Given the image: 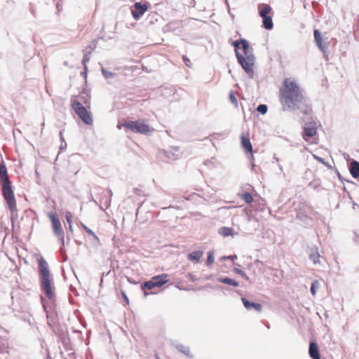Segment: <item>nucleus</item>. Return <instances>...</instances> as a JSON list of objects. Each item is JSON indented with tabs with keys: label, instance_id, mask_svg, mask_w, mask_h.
Here are the masks:
<instances>
[{
	"label": "nucleus",
	"instance_id": "1",
	"mask_svg": "<svg viewBox=\"0 0 359 359\" xmlns=\"http://www.w3.org/2000/svg\"><path fill=\"white\" fill-rule=\"evenodd\" d=\"M279 97L284 111L299 109L304 114H310L311 108L307 103L308 99L304 95L303 90L293 79H284L280 89Z\"/></svg>",
	"mask_w": 359,
	"mask_h": 359
},
{
	"label": "nucleus",
	"instance_id": "2",
	"mask_svg": "<svg viewBox=\"0 0 359 359\" xmlns=\"http://www.w3.org/2000/svg\"><path fill=\"white\" fill-rule=\"evenodd\" d=\"M0 184L2 195L10 210L12 212H15L17 210L16 201L6 166L4 163H0Z\"/></svg>",
	"mask_w": 359,
	"mask_h": 359
},
{
	"label": "nucleus",
	"instance_id": "3",
	"mask_svg": "<svg viewBox=\"0 0 359 359\" xmlns=\"http://www.w3.org/2000/svg\"><path fill=\"white\" fill-rule=\"evenodd\" d=\"M39 272L41 277V287L48 299L54 297L53 280L48 264L44 258L40 256L38 258Z\"/></svg>",
	"mask_w": 359,
	"mask_h": 359
},
{
	"label": "nucleus",
	"instance_id": "4",
	"mask_svg": "<svg viewBox=\"0 0 359 359\" xmlns=\"http://www.w3.org/2000/svg\"><path fill=\"white\" fill-rule=\"evenodd\" d=\"M118 129L125 128L126 130L135 133H140L142 135H149L154 131V129L145 123L143 119H138L137 121H127L117 126Z\"/></svg>",
	"mask_w": 359,
	"mask_h": 359
},
{
	"label": "nucleus",
	"instance_id": "5",
	"mask_svg": "<svg viewBox=\"0 0 359 359\" xmlns=\"http://www.w3.org/2000/svg\"><path fill=\"white\" fill-rule=\"evenodd\" d=\"M236 57L238 64L248 74V77L253 79L255 76L253 67L255 61L254 55L245 53V55H243L238 50H236Z\"/></svg>",
	"mask_w": 359,
	"mask_h": 359
},
{
	"label": "nucleus",
	"instance_id": "6",
	"mask_svg": "<svg viewBox=\"0 0 359 359\" xmlns=\"http://www.w3.org/2000/svg\"><path fill=\"white\" fill-rule=\"evenodd\" d=\"M71 107L79 117V118L86 125L91 126L93 123L92 114L88 110L87 107L83 106L81 102L79 100H72Z\"/></svg>",
	"mask_w": 359,
	"mask_h": 359
},
{
	"label": "nucleus",
	"instance_id": "7",
	"mask_svg": "<svg viewBox=\"0 0 359 359\" xmlns=\"http://www.w3.org/2000/svg\"><path fill=\"white\" fill-rule=\"evenodd\" d=\"M48 217L51 222L52 228L54 234L61 241L62 245L65 243V234L62 226V224L57 217V215L54 212L48 213Z\"/></svg>",
	"mask_w": 359,
	"mask_h": 359
},
{
	"label": "nucleus",
	"instance_id": "8",
	"mask_svg": "<svg viewBox=\"0 0 359 359\" xmlns=\"http://www.w3.org/2000/svg\"><path fill=\"white\" fill-rule=\"evenodd\" d=\"M168 274L162 273L158 276H155L151 278V279L149 281H146L142 285V290H152L154 287H160L163 285L165 284L168 282Z\"/></svg>",
	"mask_w": 359,
	"mask_h": 359
},
{
	"label": "nucleus",
	"instance_id": "9",
	"mask_svg": "<svg viewBox=\"0 0 359 359\" xmlns=\"http://www.w3.org/2000/svg\"><path fill=\"white\" fill-rule=\"evenodd\" d=\"M133 8L132 15L135 20H138L147 11L149 6L147 4H142L141 2H136Z\"/></svg>",
	"mask_w": 359,
	"mask_h": 359
},
{
	"label": "nucleus",
	"instance_id": "10",
	"mask_svg": "<svg viewBox=\"0 0 359 359\" xmlns=\"http://www.w3.org/2000/svg\"><path fill=\"white\" fill-rule=\"evenodd\" d=\"M313 34L315 41L318 47L323 53H325L327 51L328 48L327 43L323 40L321 34L318 30L315 29Z\"/></svg>",
	"mask_w": 359,
	"mask_h": 359
},
{
	"label": "nucleus",
	"instance_id": "11",
	"mask_svg": "<svg viewBox=\"0 0 359 359\" xmlns=\"http://www.w3.org/2000/svg\"><path fill=\"white\" fill-rule=\"evenodd\" d=\"M241 144L243 149L245 150L246 152H249L250 156L248 157L250 160L251 161L252 165L254 166V163H252V161H254V156L252 154V145L250 142V140L248 137H245L244 136L241 137Z\"/></svg>",
	"mask_w": 359,
	"mask_h": 359
},
{
	"label": "nucleus",
	"instance_id": "12",
	"mask_svg": "<svg viewBox=\"0 0 359 359\" xmlns=\"http://www.w3.org/2000/svg\"><path fill=\"white\" fill-rule=\"evenodd\" d=\"M241 301L248 311L255 310L260 313L262 311V304L253 302H250L245 297H242Z\"/></svg>",
	"mask_w": 359,
	"mask_h": 359
},
{
	"label": "nucleus",
	"instance_id": "13",
	"mask_svg": "<svg viewBox=\"0 0 359 359\" xmlns=\"http://www.w3.org/2000/svg\"><path fill=\"white\" fill-rule=\"evenodd\" d=\"M317 128L316 123H310L309 126L304 127L303 133V138L307 140V137H312L316 135Z\"/></svg>",
	"mask_w": 359,
	"mask_h": 359
},
{
	"label": "nucleus",
	"instance_id": "14",
	"mask_svg": "<svg viewBox=\"0 0 359 359\" xmlns=\"http://www.w3.org/2000/svg\"><path fill=\"white\" fill-rule=\"evenodd\" d=\"M309 356L312 359H320V355L318 345L314 341H311L309 348Z\"/></svg>",
	"mask_w": 359,
	"mask_h": 359
},
{
	"label": "nucleus",
	"instance_id": "15",
	"mask_svg": "<svg viewBox=\"0 0 359 359\" xmlns=\"http://www.w3.org/2000/svg\"><path fill=\"white\" fill-rule=\"evenodd\" d=\"M349 171L353 178H359V162L353 160L349 165Z\"/></svg>",
	"mask_w": 359,
	"mask_h": 359
},
{
	"label": "nucleus",
	"instance_id": "16",
	"mask_svg": "<svg viewBox=\"0 0 359 359\" xmlns=\"http://www.w3.org/2000/svg\"><path fill=\"white\" fill-rule=\"evenodd\" d=\"M271 11V8L269 4H260L258 5V12L261 18L268 16Z\"/></svg>",
	"mask_w": 359,
	"mask_h": 359
},
{
	"label": "nucleus",
	"instance_id": "17",
	"mask_svg": "<svg viewBox=\"0 0 359 359\" xmlns=\"http://www.w3.org/2000/svg\"><path fill=\"white\" fill-rule=\"evenodd\" d=\"M217 281L226 285H231L233 287H238L239 283L236 280L231 279L228 277H220L217 278Z\"/></svg>",
	"mask_w": 359,
	"mask_h": 359
},
{
	"label": "nucleus",
	"instance_id": "18",
	"mask_svg": "<svg viewBox=\"0 0 359 359\" xmlns=\"http://www.w3.org/2000/svg\"><path fill=\"white\" fill-rule=\"evenodd\" d=\"M263 27L267 30H271L273 27V22L272 18L269 15L262 17Z\"/></svg>",
	"mask_w": 359,
	"mask_h": 359
},
{
	"label": "nucleus",
	"instance_id": "19",
	"mask_svg": "<svg viewBox=\"0 0 359 359\" xmlns=\"http://www.w3.org/2000/svg\"><path fill=\"white\" fill-rule=\"evenodd\" d=\"M219 233L224 237L232 236L233 233V229L228 226H222L219 229Z\"/></svg>",
	"mask_w": 359,
	"mask_h": 359
},
{
	"label": "nucleus",
	"instance_id": "20",
	"mask_svg": "<svg viewBox=\"0 0 359 359\" xmlns=\"http://www.w3.org/2000/svg\"><path fill=\"white\" fill-rule=\"evenodd\" d=\"M79 98L81 100V101L86 105V107L88 108H90V96L87 93H85V92H83L80 96H79Z\"/></svg>",
	"mask_w": 359,
	"mask_h": 359
},
{
	"label": "nucleus",
	"instance_id": "21",
	"mask_svg": "<svg viewBox=\"0 0 359 359\" xmlns=\"http://www.w3.org/2000/svg\"><path fill=\"white\" fill-rule=\"evenodd\" d=\"M202 257V252L200 251H196L190 253L188 256L189 261L198 262Z\"/></svg>",
	"mask_w": 359,
	"mask_h": 359
},
{
	"label": "nucleus",
	"instance_id": "22",
	"mask_svg": "<svg viewBox=\"0 0 359 359\" xmlns=\"http://www.w3.org/2000/svg\"><path fill=\"white\" fill-rule=\"evenodd\" d=\"M205 191L206 196H203V200L210 199L216 192V190L210 187L209 185H207L206 189L203 188V192Z\"/></svg>",
	"mask_w": 359,
	"mask_h": 359
},
{
	"label": "nucleus",
	"instance_id": "23",
	"mask_svg": "<svg viewBox=\"0 0 359 359\" xmlns=\"http://www.w3.org/2000/svg\"><path fill=\"white\" fill-rule=\"evenodd\" d=\"M176 348L177 349L182 353L183 354L186 355L187 356H189V357H192V355L189 351V348L184 345H182V344H179V345H177L176 346Z\"/></svg>",
	"mask_w": 359,
	"mask_h": 359
},
{
	"label": "nucleus",
	"instance_id": "24",
	"mask_svg": "<svg viewBox=\"0 0 359 359\" xmlns=\"http://www.w3.org/2000/svg\"><path fill=\"white\" fill-rule=\"evenodd\" d=\"M316 250L309 255V259L313 262L314 264H316L320 262V255L318 252V249Z\"/></svg>",
	"mask_w": 359,
	"mask_h": 359
},
{
	"label": "nucleus",
	"instance_id": "25",
	"mask_svg": "<svg viewBox=\"0 0 359 359\" xmlns=\"http://www.w3.org/2000/svg\"><path fill=\"white\" fill-rule=\"evenodd\" d=\"M240 43L241 45V49L244 52V55H245V53H250L248 51L249 48V43L248 41L245 39H240Z\"/></svg>",
	"mask_w": 359,
	"mask_h": 359
},
{
	"label": "nucleus",
	"instance_id": "26",
	"mask_svg": "<svg viewBox=\"0 0 359 359\" xmlns=\"http://www.w3.org/2000/svg\"><path fill=\"white\" fill-rule=\"evenodd\" d=\"M241 197L248 204H250L253 201V197L252 194L249 192H245L244 194H242V196H241Z\"/></svg>",
	"mask_w": 359,
	"mask_h": 359
},
{
	"label": "nucleus",
	"instance_id": "27",
	"mask_svg": "<svg viewBox=\"0 0 359 359\" xmlns=\"http://www.w3.org/2000/svg\"><path fill=\"white\" fill-rule=\"evenodd\" d=\"M214 260H215L214 251L211 250V251L208 252V257H207V260H206V265L208 266H211L212 264V263L214 262Z\"/></svg>",
	"mask_w": 359,
	"mask_h": 359
},
{
	"label": "nucleus",
	"instance_id": "28",
	"mask_svg": "<svg viewBox=\"0 0 359 359\" xmlns=\"http://www.w3.org/2000/svg\"><path fill=\"white\" fill-rule=\"evenodd\" d=\"M320 283L318 280H314L311 285V293L312 295L315 296L316 294L317 290L319 288Z\"/></svg>",
	"mask_w": 359,
	"mask_h": 359
},
{
	"label": "nucleus",
	"instance_id": "29",
	"mask_svg": "<svg viewBox=\"0 0 359 359\" xmlns=\"http://www.w3.org/2000/svg\"><path fill=\"white\" fill-rule=\"evenodd\" d=\"M229 100L234 105L235 107H238V102L233 91L229 93Z\"/></svg>",
	"mask_w": 359,
	"mask_h": 359
},
{
	"label": "nucleus",
	"instance_id": "30",
	"mask_svg": "<svg viewBox=\"0 0 359 359\" xmlns=\"http://www.w3.org/2000/svg\"><path fill=\"white\" fill-rule=\"evenodd\" d=\"M72 218H73V215L71 212L69 211H67L65 213V219L67 220V222H68L69 225V229L72 230Z\"/></svg>",
	"mask_w": 359,
	"mask_h": 359
},
{
	"label": "nucleus",
	"instance_id": "31",
	"mask_svg": "<svg viewBox=\"0 0 359 359\" xmlns=\"http://www.w3.org/2000/svg\"><path fill=\"white\" fill-rule=\"evenodd\" d=\"M257 111L262 114H266L267 111H268V107L266 104H260L257 106Z\"/></svg>",
	"mask_w": 359,
	"mask_h": 359
},
{
	"label": "nucleus",
	"instance_id": "32",
	"mask_svg": "<svg viewBox=\"0 0 359 359\" xmlns=\"http://www.w3.org/2000/svg\"><path fill=\"white\" fill-rule=\"evenodd\" d=\"M233 271L239 274L240 276H241L243 278H245L246 280L249 281V277L247 276V274L245 273V271H243V270L240 269H238V268H234Z\"/></svg>",
	"mask_w": 359,
	"mask_h": 359
},
{
	"label": "nucleus",
	"instance_id": "33",
	"mask_svg": "<svg viewBox=\"0 0 359 359\" xmlns=\"http://www.w3.org/2000/svg\"><path fill=\"white\" fill-rule=\"evenodd\" d=\"M313 157L316 160H317L318 162L321 163L323 165H327V167L330 168L331 166L328 165V163L325 161V160L320 156H318L316 155H313Z\"/></svg>",
	"mask_w": 359,
	"mask_h": 359
},
{
	"label": "nucleus",
	"instance_id": "34",
	"mask_svg": "<svg viewBox=\"0 0 359 359\" xmlns=\"http://www.w3.org/2000/svg\"><path fill=\"white\" fill-rule=\"evenodd\" d=\"M83 228L84 229L85 231L92 236L93 237H94L95 238H97V237L96 236V235L94 233V232L90 229L88 227H87L86 225H83Z\"/></svg>",
	"mask_w": 359,
	"mask_h": 359
},
{
	"label": "nucleus",
	"instance_id": "35",
	"mask_svg": "<svg viewBox=\"0 0 359 359\" xmlns=\"http://www.w3.org/2000/svg\"><path fill=\"white\" fill-rule=\"evenodd\" d=\"M237 259V255H233L229 256H223L220 258V260H225V259H231L234 260Z\"/></svg>",
	"mask_w": 359,
	"mask_h": 359
},
{
	"label": "nucleus",
	"instance_id": "36",
	"mask_svg": "<svg viewBox=\"0 0 359 359\" xmlns=\"http://www.w3.org/2000/svg\"><path fill=\"white\" fill-rule=\"evenodd\" d=\"M232 45L234 46L235 50H238V48H240V45H241L240 39L239 40L233 41V43H232Z\"/></svg>",
	"mask_w": 359,
	"mask_h": 359
},
{
	"label": "nucleus",
	"instance_id": "37",
	"mask_svg": "<svg viewBox=\"0 0 359 359\" xmlns=\"http://www.w3.org/2000/svg\"><path fill=\"white\" fill-rule=\"evenodd\" d=\"M211 136L212 137H214L215 139L223 138L224 136V134H223V133H212L211 135Z\"/></svg>",
	"mask_w": 359,
	"mask_h": 359
},
{
	"label": "nucleus",
	"instance_id": "38",
	"mask_svg": "<svg viewBox=\"0 0 359 359\" xmlns=\"http://www.w3.org/2000/svg\"><path fill=\"white\" fill-rule=\"evenodd\" d=\"M336 172H337V177L339 178V180L341 182H344V181H346V180L341 176V175L339 172L338 170H336ZM347 182H350V183H352L351 181H348V180H346Z\"/></svg>",
	"mask_w": 359,
	"mask_h": 359
},
{
	"label": "nucleus",
	"instance_id": "39",
	"mask_svg": "<svg viewBox=\"0 0 359 359\" xmlns=\"http://www.w3.org/2000/svg\"><path fill=\"white\" fill-rule=\"evenodd\" d=\"M121 294H122V297H123L124 301L126 302V305H129V299H128L127 295L126 294L125 292L122 291Z\"/></svg>",
	"mask_w": 359,
	"mask_h": 359
},
{
	"label": "nucleus",
	"instance_id": "40",
	"mask_svg": "<svg viewBox=\"0 0 359 359\" xmlns=\"http://www.w3.org/2000/svg\"><path fill=\"white\" fill-rule=\"evenodd\" d=\"M183 61L185 63V65L187 66V67H190L191 66V62L189 60V58H187L186 56H183Z\"/></svg>",
	"mask_w": 359,
	"mask_h": 359
},
{
	"label": "nucleus",
	"instance_id": "41",
	"mask_svg": "<svg viewBox=\"0 0 359 359\" xmlns=\"http://www.w3.org/2000/svg\"><path fill=\"white\" fill-rule=\"evenodd\" d=\"M88 61V58L86 56L84 57L83 60V63L84 64V65H86V63ZM85 68L86 69V66H85Z\"/></svg>",
	"mask_w": 359,
	"mask_h": 359
},
{
	"label": "nucleus",
	"instance_id": "42",
	"mask_svg": "<svg viewBox=\"0 0 359 359\" xmlns=\"http://www.w3.org/2000/svg\"><path fill=\"white\" fill-rule=\"evenodd\" d=\"M203 140H208V141H210L212 144V145L214 147H215V145L212 143V139H210V137H205V138H203Z\"/></svg>",
	"mask_w": 359,
	"mask_h": 359
},
{
	"label": "nucleus",
	"instance_id": "43",
	"mask_svg": "<svg viewBox=\"0 0 359 359\" xmlns=\"http://www.w3.org/2000/svg\"><path fill=\"white\" fill-rule=\"evenodd\" d=\"M212 163V161H206L205 162L203 163V164H205V165H208L209 164Z\"/></svg>",
	"mask_w": 359,
	"mask_h": 359
},
{
	"label": "nucleus",
	"instance_id": "44",
	"mask_svg": "<svg viewBox=\"0 0 359 359\" xmlns=\"http://www.w3.org/2000/svg\"><path fill=\"white\" fill-rule=\"evenodd\" d=\"M278 168L281 171L283 170V167L280 164H278Z\"/></svg>",
	"mask_w": 359,
	"mask_h": 359
},
{
	"label": "nucleus",
	"instance_id": "45",
	"mask_svg": "<svg viewBox=\"0 0 359 359\" xmlns=\"http://www.w3.org/2000/svg\"><path fill=\"white\" fill-rule=\"evenodd\" d=\"M297 218H299V219H302V217L299 216V214H297Z\"/></svg>",
	"mask_w": 359,
	"mask_h": 359
}]
</instances>
